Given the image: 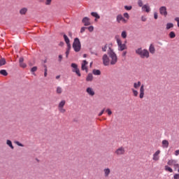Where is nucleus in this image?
Listing matches in <instances>:
<instances>
[{"mask_svg":"<svg viewBox=\"0 0 179 179\" xmlns=\"http://www.w3.org/2000/svg\"><path fill=\"white\" fill-rule=\"evenodd\" d=\"M108 55L109 56L110 65H115V64L118 62V57H117V54L114 52V50H113V49L109 48V50H108Z\"/></svg>","mask_w":179,"mask_h":179,"instance_id":"obj_1","label":"nucleus"},{"mask_svg":"<svg viewBox=\"0 0 179 179\" xmlns=\"http://www.w3.org/2000/svg\"><path fill=\"white\" fill-rule=\"evenodd\" d=\"M141 81H138V83H134V89H138L141 86L139 97L140 99H143L145 96V85H141Z\"/></svg>","mask_w":179,"mask_h":179,"instance_id":"obj_2","label":"nucleus"},{"mask_svg":"<svg viewBox=\"0 0 179 179\" xmlns=\"http://www.w3.org/2000/svg\"><path fill=\"white\" fill-rule=\"evenodd\" d=\"M136 54H138L141 58H149V51H148V50L138 48L136 50Z\"/></svg>","mask_w":179,"mask_h":179,"instance_id":"obj_3","label":"nucleus"},{"mask_svg":"<svg viewBox=\"0 0 179 179\" xmlns=\"http://www.w3.org/2000/svg\"><path fill=\"white\" fill-rule=\"evenodd\" d=\"M73 48L76 52H79L82 48V45L80 44V41L78 38H76L73 43Z\"/></svg>","mask_w":179,"mask_h":179,"instance_id":"obj_4","label":"nucleus"},{"mask_svg":"<svg viewBox=\"0 0 179 179\" xmlns=\"http://www.w3.org/2000/svg\"><path fill=\"white\" fill-rule=\"evenodd\" d=\"M116 41L117 43L119 51H124V50H127V45H125V43L122 44V41H121L120 38H117Z\"/></svg>","mask_w":179,"mask_h":179,"instance_id":"obj_5","label":"nucleus"},{"mask_svg":"<svg viewBox=\"0 0 179 179\" xmlns=\"http://www.w3.org/2000/svg\"><path fill=\"white\" fill-rule=\"evenodd\" d=\"M102 61L104 66H108L110 65V57L107 55H103L102 57Z\"/></svg>","mask_w":179,"mask_h":179,"instance_id":"obj_6","label":"nucleus"},{"mask_svg":"<svg viewBox=\"0 0 179 179\" xmlns=\"http://www.w3.org/2000/svg\"><path fill=\"white\" fill-rule=\"evenodd\" d=\"M160 153H162V151L160 150H157L152 155V160L154 162H159L160 160Z\"/></svg>","mask_w":179,"mask_h":179,"instance_id":"obj_7","label":"nucleus"},{"mask_svg":"<svg viewBox=\"0 0 179 179\" xmlns=\"http://www.w3.org/2000/svg\"><path fill=\"white\" fill-rule=\"evenodd\" d=\"M115 154L116 155V156H122L125 155V148H124L123 147L117 148L115 151Z\"/></svg>","mask_w":179,"mask_h":179,"instance_id":"obj_8","label":"nucleus"},{"mask_svg":"<svg viewBox=\"0 0 179 179\" xmlns=\"http://www.w3.org/2000/svg\"><path fill=\"white\" fill-rule=\"evenodd\" d=\"M71 67L73 69V70H72L73 72H75L76 73V75H78V76H81L80 71L78 68V64L73 63V64H71Z\"/></svg>","mask_w":179,"mask_h":179,"instance_id":"obj_9","label":"nucleus"},{"mask_svg":"<svg viewBox=\"0 0 179 179\" xmlns=\"http://www.w3.org/2000/svg\"><path fill=\"white\" fill-rule=\"evenodd\" d=\"M159 13L163 16H167V8L166 6H162L159 8Z\"/></svg>","mask_w":179,"mask_h":179,"instance_id":"obj_10","label":"nucleus"},{"mask_svg":"<svg viewBox=\"0 0 179 179\" xmlns=\"http://www.w3.org/2000/svg\"><path fill=\"white\" fill-rule=\"evenodd\" d=\"M116 20L117 23H121V22H122V23H127V20H125V18H124L122 15H118L116 17Z\"/></svg>","mask_w":179,"mask_h":179,"instance_id":"obj_11","label":"nucleus"},{"mask_svg":"<svg viewBox=\"0 0 179 179\" xmlns=\"http://www.w3.org/2000/svg\"><path fill=\"white\" fill-rule=\"evenodd\" d=\"M87 61L83 60V63L81 64V69L82 71H85V72H87Z\"/></svg>","mask_w":179,"mask_h":179,"instance_id":"obj_12","label":"nucleus"},{"mask_svg":"<svg viewBox=\"0 0 179 179\" xmlns=\"http://www.w3.org/2000/svg\"><path fill=\"white\" fill-rule=\"evenodd\" d=\"M111 173V170L110 168H106L103 169V176L106 178H108V177L110 176V174Z\"/></svg>","mask_w":179,"mask_h":179,"instance_id":"obj_13","label":"nucleus"},{"mask_svg":"<svg viewBox=\"0 0 179 179\" xmlns=\"http://www.w3.org/2000/svg\"><path fill=\"white\" fill-rule=\"evenodd\" d=\"M83 23H84V26H90V19L87 17H85L83 19Z\"/></svg>","mask_w":179,"mask_h":179,"instance_id":"obj_14","label":"nucleus"},{"mask_svg":"<svg viewBox=\"0 0 179 179\" xmlns=\"http://www.w3.org/2000/svg\"><path fill=\"white\" fill-rule=\"evenodd\" d=\"M24 61V59L23 57H20L19 59L20 66L21 68H26V66H27V65H26V64L23 62Z\"/></svg>","mask_w":179,"mask_h":179,"instance_id":"obj_15","label":"nucleus"},{"mask_svg":"<svg viewBox=\"0 0 179 179\" xmlns=\"http://www.w3.org/2000/svg\"><path fill=\"white\" fill-rule=\"evenodd\" d=\"M169 141L167 140H163L162 142V146L163 148V149H167V148H169Z\"/></svg>","mask_w":179,"mask_h":179,"instance_id":"obj_16","label":"nucleus"},{"mask_svg":"<svg viewBox=\"0 0 179 179\" xmlns=\"http://www.w3.org/2000/svg\"><path fill=\"white\" fill-rule=\"evenodd\" d=\"M86 92L90 96H94L95 94L94 90H93V88L92 87L87 88Z\"/></svg>","mask_w":179,"mask_h":179,"instance_id":"obj_17","label":"nucleus"},{"mask_svg":"<svg viewBox=\"0 0 179 179\" xmlns=\"http://www.w3.org/2000/svg\"><path fill=\"white\" fill-rule=\"evenodd\" d=\"M142 10H143V12H147V13H149V12H150V7L148 5H144L142 7Z\"/></svg>","mask_w":179,"mask_h":179,"instance_id":"obj_18","label":"nucleus"},{"mask_svg":"<svg viewBox=\"0 0 179 179\" xmlns=\"http://www.w3.org/2000/svg\"><path fill=\"white\" fill-rule=\"evenodd\" d=\"M87 82H92L93 80V74L89 73L86 78Z\"/></svg>","mask_w":179,"mask_h":179,"instance_id":"obj_19","label":"nucleus"},{"mask_svg":"<svg viewBox=\"0 0 179 179\" xmlns=\"http://www.w3.org/2000/svg\"><path fill=\"white\" fill-rule=\"evenodd\" d=\"M149 51L151 54H155L156 49L155 48V46H153V45L151 44L150 45Z\"/></svg>","mask_w":179,"mask_h":179,"instance_id":"obj_20","label":"nucleus"},{"mask_svg":"<svg viewBox=\"0 0 179 179\" xmlns=\"http://www.w3.org/2000/svg\"><path fill=\"white\" fill-rule=\"evenodd\" d=\"M65 104H66V101L62 100L59 103L58 108H62L65 106Z\"/></svg>","mask_w":179,"mask_h":179,"instance_id":"obj_21","label":"nucleus"},{"mask_svg":"<svg viewBox=\"0 0 179 179\" xmlns=\"http://www.w3.org/2000/svg\"><path fill=\"white\" fill-rule=\"evenodd\" d=\"M176 162L177 161H176L174 159H170L168 161L167 164H168V166H174V164H176Z\"/></svg>","mask_w":179,"mask_h":179,"instance_id":"obj_22","label":"nucleus"},{"mask_svg":"<svg viewBox=\"0 0 179 179\" xmlns=\"http://www.w3.org/2000/svg\"><path fill=\"white\" fill-rule=\"evenodd\" d=\"M20 15H26V13H27V8H22L20 10Z\"/></svg>","mask_w":179,"mask_h":179,"instance_id":"obj_23","label":"nucleus"},{"mask_svg":"<svg viewBox=\"0 0 179 179\" xmlns=\"http://www.w3.org/2000/svg\"><path fill=\"white\" fill-rule=\"evenodd\" d=\"M6 145L9 146L11 149H14L15 148L13 147V145H12V141L10 140H7L6 141Z\"/></svg>","mask_w":179,"mask_h":179,"instance_id":"obj_24","label":"nucleus"},{"mask_svg":"<svg viewBox=\"0 0 179 179\" xmlns=\"http://www.w3.org/2000/svg\"><path fill=\"white\" fill-rule=\"evenodd\" d=\"M92 73H93L94 75H96V76L101 75V71H100V70L94 69L92 71Z\"/></svg>","mask_w":179,"mask_h":179,"instance_id":"obj_25","label":"nucleus"},{"mask_svg":"<svg viewBox=\"0 0 179 179\" xmlns=\"http://www.w3.org/2000/svg\"><path fill=\"white\" fill-rule=\"evenodd\" d=\"M0 74L3 75V76H8V72L5 69L1 70Z\"/></svg>","mask_w":179,"mask_h":179,"instance_id":"obj_26","label":"nucleus"},{"mask_svg":"<svg viewBox=\"0 0 179 179\" xmlns=\"http://www.w3.org/2000/svg\"><path fill=\"white\" fill-rule=\"evenodd\" d=\"M64 41L66 42V44H71L70 41H69V38H68V36L64 34Z\"/></svg>","mask_w":179,"mask_h":179,"instance_id":"obj_27","label":"nucleus"},{"mask_svg":"<svg viewBox=\"0 0 179 179\" xmlns=\"http://www.w3.org/2000/svg\"><path fill=\"white\" fill-rule=\"evenodd\" d=\"M58 110H59V113H61L62 114H65V113H66V110L65 108H64V107L58 108Z\"/></svg>","mask_w":179,"mask_h":179,"instance_id":"obj_28","label":"nucleus"},{"mask_svg":"<svg viewBox=\"0 0 179 179\" xmlns=\"http://www.w3.org/2000/svg\"><path fill=\"white\" fill-rule=\"evenodd\" d=\"M174 27V24H173V23H168L166 24V30H169V29H171Z\"/></svg>","mask_w":179,"mask_h":179,"instance_id":"obj_29","label":"nucleus"},{"mask_svg":"<svg viewBox=\"0 0 179 179\" xmlns=\"http://www.w3.org/2000/svg\"><path fill=\"white\" fill-rule=\"evenodd\" d=\"M6 64V60L5 59H0V66H3Z\"/></svg>","mask_w":179,"mask_h":179,"instance_id":"obj_30","label":"nucleus"},{"mask_svg":"<svg viewBox=\"0 0 179 179\" xmlns=\"http://www.w3.org/2000/svg\"><path fill=\"white\" fill-rule=\"evenodd\" d=\"M165 170L166 171H169V173H173V169L169 167V166H165Z\"/></svg>","mask_w":179,"mask_h":179,"instance_id":"obj_31","label":"nucleus"},{"mask_svg":"<svg viewBox=\"0 0 179 179\" xmlns=\"http://www.w3.org/2000/svg\"><path fill=\"white\" fill-rule=\"evenodd\" d=\"M91 15L92 16H93L94 17H96V19H99L100 17V15H99L97 13L92 12Z\"/></svg>","mask_w":179,"mask_h":179,"instance_id":"obj_32","label":"nucleus"},{"mask_svg":"<svg viewBox=\"0 0 179 179\" xmlns=\"http://www.w3.org/2000/svg\"><path fill=\"white\" fill-rule=\"evenodd\" d=\"M131 91L133 92V94L135 97H137L138 96V92L135 89H131Z\"/></svg>","mask_w":179,"mask_h":179,"instance_id":"obj_33","label":"nucleus"},{"mask_svg":"<svg viewBox=\"0 0 179 179\" xmlns=\"http://www.w3.org/2000/svg\"><path fill=\"white\" fill-rule=\"evenodd\" d=\"M169 37H170V38H176V33H174V31H171L169 33Z\"/></svg>","mask_w":179,"mask_h":179,"instance_id":"obj_34","label":"nucleus"},{"mask_svg":"<svg viewBox=\"0 0 179 179\" xmlns=\"http://www.w3.org/2000/svg\"><path fill=\"white\" fill-rule=\"evenodd\" d=\"M57 94H61V93H62V88L61 87H57Z\"/></svg>","mask_w":179,"mask_h":179,"instance_id":"obj_35","label":"nucleus"},{"mask_svg":"<svg viewBox=\"0 0 179 179\" xmlns=\"http://www.w3.org/2000/svg\"><path fill=\"white\" fill-rule=\"evenodd\" d=\"M121 36L122 37V38H127V31H123L122 32Z\"/></svg>","mask_w":179,"mask_h":179,"instance_id":"obj_36","label":"nucleus"},{"mask_svg":"<svg viewBox=\"0 0 179 179\" xmlns=\"http://www.w3.org/2000/svg\"><path fill=\"white\" fill-rule=\"evenodd\" d=\"M138 5L140 6V8H142L143 6V3L142 2V0H138Z\"/></svg>","mask_w":179,"mask_h":179,"instance_id":"obj_37","label":"nucleus"},{"mask_svg":"<svg viewBox=\"0 0 179 179\" xmlns=\"http://www.w3.org/2000/svg\"><path fill=\"white\" fill-rule=\"evenodd\" d=\"M124 9H126V10H131L132 9V6H125Z\"/></svg>","mask_w":179,"mask_h":179,"instance_id":"obj_38","label":"nucleus"},{"mask_svg":"<svg viewBox=\"0 0 179 179\" xmlns=\"http://www.w3.org/2000/svg\"><path fill=\"white\" fill-rule=\"evenodd\" d=\"M104 111H106V108H103L99 113V117H101L103 114H104Z\"/></svg>","mask_w":179,"mask_h":179,"instance_id":"obj_39","label":"nucleus"},{"mask_svg":"<svg viewBox=\"0 0 179 179\" xmlns=\"http://www.w3.org/2000/svg\"><path fill=\"white\" fill-rule=\"evenodd\" d=\"M174 169L177 170V169H179V164H177V162L173 165Z\"/></svg>","mask_w":179,"mask_h":179,"instance_id":"obj_40","label":"nucleus"},{"mask_svg":"<svg viewBox=\"0 0 179 179\" xmlns=\"http://www.w3.org/2000/svg\"><path fill=\"white\" fill-rule=\"evenodd\" d=\"M15 143L16 145H17V146H21L22 148H23V146H24V145H23V144L20 143V142H19V141H15Z\"/></svg>","mask_w":179,"mask_h":179,"instance_id":"obj_41","label":"nucleus"},{"mask_svg":"<svg viewBox=\"0 0 179 179\" xmlns=\"http://www.w3.org/2000/svg\"><path fill=\"white\" fill-rule=\"evenodd\" d=\"M89 31L92 32L93 30H94V27L93 26L89 27L88 28Z\"/></svg>","mask_w":179,"mask_h":179,"instance_id":"obj_42","label":"nucleus"},{"mask_svg":"<svg viewBox=\"0 0 179 179\" xmlns=\"http://www.w3.org/2000/svg\"><path fill=\"white\" fill-rule=\"evenodd\" d=\"M124 17H126V19H129V14L128 13H124Z\"/></svg>","mask_w":179,"mask_h":179,"instance_id":"obj_43","label":"nucleus"},{"mask_svg":"<svg viewBox=\"0 0 179 179\" xmlns=\"http://www.w3.org/2000/svg\"><path fill=\"white\" fill-rule=\"evenodd\" d=\"M66 51H71V43H67Z\"/></svg>","mask_w":179,"mask_h":179,"instance_id":"obj_44","label":"nucleus"},{"mask_svg":"<svg viewBox=\"0 0 179 179\" xmlns=\"http://www.w3.org/2000/svg\"><path fill=\"white\" fill-rule=\"evenodd\" d=\"M102 51H103V52H106V51H107V45H105L102 48Z\"/></svg>","mask_w":179,"mask_h":179,"instance_id":"obj_45","label":"nucleus"},{"mask_svg":"<svg viewBox=\"0 0 179 179\" xmlns=\"http://www.w3.org/2000/svg\"><path fill=\"white\" fill-rule=\"evenodd\" d=\"M106 113H108V115H111V114H113V112L110 109H106Z\"/></svg>","mask_w":179,"mask_h":179,"instance_id":"obj_46","label":"nucleus"},{"mask_svg":"<svg viewBox=\"0 0 179 179\" xmlns=\"http://www.w3.org/2000/svg\"><path fill=\"white\" fill-rule=\"evenodd\" d=\"M87 27H83L80 29V33H85V30H86Z\"/></svg>","mask_w":179,"mask_h":179,"instance_id":"obj_47","label":"nucleus"},{"mask_svg":"<svg viewBox=\"0 0 179 179\" xmlns=\"http://www.w3.org/2000/svg\"><path fill=\"white\" fill-rule=\"evenodd\" d=\"M173 178H174V179H179V174H178V173H176V174L173 176Z\"/></svg>","mask_w":179,"mask_h":179,"instance_id":"obj_48","label":"nucleus"},{"mask_svg":"<svg viewBox=\"0 0 179 179\" xmlns=\"http://www.w3.org/2000/svg\"><path fill=\"white\" fill-rule=\"evenodd\" d=\"M31 72H36V71H37V67L36 66H34L32 69H31Z\"/></svg>","mask_w":179,"mask_h":179,"instance_id":"obj_49","label":"nucleus"},{"mask_svg":"<svg viewBox=\"0 0 179 179\" xmlns=\"http://www.w3.org/2000/svg\"><path fill=\"white\" fill-rule=\"evenodd\" d=\"M52 0H46V5H51V2Z\"/></svg>","mask_w":179,"mask_h":179,"instance_id":"obj_50","label":"nucleus"},{"mask_svg":"<svg viewBox=\"0 0 179 179\" xmlns=\"http://www.w3.org/2000/svg\"><path fill=\"white\" fill-rule=\"evenodd\" d=\"M59 62H61V61H62V55H59V59H58Z\"/></svg>","mask_w":179,"mask_h":179,"instance_id":"obj_51","label":"nucleus"},{"mask_svg":"<svg viewBox=\"0 0 179 179\" xmlns=\"http://www.w3.org/2000/svg\"><path fill=\"white\" fill-rule=\"evenodd\" d=\"M179 155V150L175 151V156H178Z\"/></svg>","mask_w":179,"mask_h":179,"instance_id":"obj_52","label":"nucleus"},{"mask_svg":"<svg viewBox=\"0 0 179 179\" xmlns=\"http://www.w3.org/2000/svg\"><path fill=\"white\" fill-rule=\"evenodd\" d=\"M158 16H157V13H154V18L155 19H157Z\"/></svg>","mask_w":179,"mask_h":179,"instance_id":"obj_53","label":"nucleus"},{"mask_svg":"<svg viewBox=\"0 0 179 179\" xmlns=\"http://www.w3.org/2000/svg\"><path fill=\"white\" fill-rule=\"evenodd\" d=\"M68 55H69V51L66 50V58H68Z\"/></svg>","mask_w":179,"mask_h":179,"instance_id":"obj_54","label":"nucleus"},{"mask_svg":"<svg viewBox=\"0 0 179 179\" xmlns=\"http://www.w3.org/2000/svg\"><path fill=\"white\" fill-rule=\"evenodd\" d=\"M122 57H125V55H127V51H124L122 52Z\"/></svg>","mask_w":179,"mask_h":179,"instance_id":"obj_55","label":"nucleus"},{"mask_svg":"<svg viewBox=\"0 0 179 179\" xmlns=\"http://www.w3.org/2000/svg\"><path fill=\"white\" fill-rule=\"evenodd\" d=\"M142 21L143 22H146V17H142Z\"/></svg>","mask_w":179,"mask_h":179,"instance_id":"obj_56","label":"nucleus"},{"mask_svg":"<svg viewBox=\"0 0 179 179\" xmlns=\"http://www.w3.org/2000/svg\"><path fill=\"white\" fill-rule=\"evenodd\" d=\"M176 22H179V17L175 18Z\"/></svg>","mask_w":179,"mask_h":179,"instance_id":"obj_57","label":"nucleus"},{"mask_svg":"<svg viewBox=\"0 0 179 179\" xmlns=\"http://www.w3.org/2000/svg\"><path fill=\"white\" fill-rule=\"evenodd\" d=\"M87 57V54H84V55H83V57H84V58H86Z\"/></svg>","mask_w":179,"mask_h":179,"instance_id":"obj_58","label":"nucleus"},{"mask_svg":"<svg viewBox=\"0 0 179 179\" xmlns=\"http://www.w3.org/2000/svg\"><path fill=\"white\" fill-rule=\"evenodd\" d=\"M59 78H60V76H56V79H59Z\"/></svg>","mask_w":179,"mask_h":179,"instance_id":"obj_59","label":"nucleus"},{"mask_svg":"<svg viewBox=\"0 0 179 179\" xmlns=\"http://www.w3.org/2000/svg\"><path fill=\"white\" fill-rule=\"evenodd\" d=\"M60 45H64V43H60Z\"/></svg>","mask_w":179,"mask_h":179,"instance_id":"obj_60","label":"nucleus"},{"mask_svg":"<svg viewBox=\"0 0 179 179\" xmlns=\"http://www.w3.org/2000/svg\"><path fill=\"white\" fill-rule=\"evenodd\" d=\"M92 64H93V62H91V63H90V66H92Z\"/></svg>","mask_w":179,"mask_h":179,"instance_id":"obj_61","label":"nucleus"},{"mask_svg":"<svg viewBox=\"0 0 179 179\" xmlns=\"http://www.w3.org/2000/svg\"><path fill=\"white\" fill-rule=\"evenodd\" d=\"M178 27H179V22H178Z\"/></svg>","mask_w":179,"mask_h":179,"instance_id":"obj_62","label":"nucleus"},{"mask_svg":"<svg viewBox=\"0 0 179 179\" xmlns=\"http://www.w3.org/2000/svg\"><path fill=\"white\" fill-rule=\"evenodd\" d=\"M44 76H45V71H44Z\"/></svg>","mask_w":179,"mask_h":179,"instance_id":"obj_63","label":"nucleus"},{"mask_svg":"<svg viewBox=\"0 0 179 179\" xmlns=\"http://www.w3.org/2000/svg\"><path fill=\"white\" fill-rule=\"evenodd\" d=\"M95 55H97V53H96Z\"/></svg>","mask_w":179,"mask_h":179,"instance_id":"obj_64","label":"nucleus"}]
</instances>
